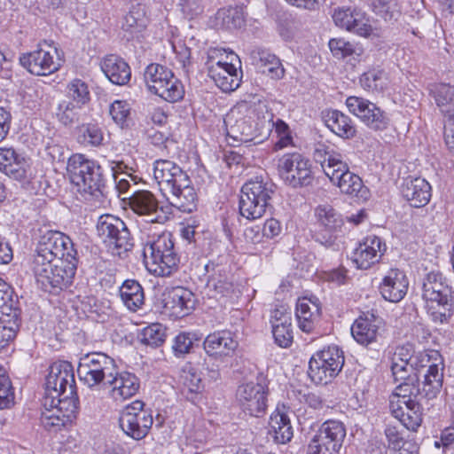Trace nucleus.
Wrapping results in <instances>:
<instances>
[{"label":"nucleus","instance_id":"obj_1","mask_svg":"<svg viewBox=\"0 0 454 454\" xmlns=\"http://www.w3.org/2000/svg\"><path fill=\"white\" fill-rule=\"evenodd\" d=\"M44 411L41 424L49 432L57 433L72 425L78 410L74 371L69 363L53 364L45 381Z\"/></svg>","mask_w":454,"mask_h":454},{"label":"nucleus","instance_id":"obj_2","mask_svg":"<svg viewBox=\"0 0 454 454\" xmlns=\"http://www.w3.org/2000/svg\"><path fill=\"white\" fill-rule=\"evenodd\" d=\"M422 298L434 322L447 323L453 316L452 288L440 271L432 270L425 276Z\"/></svg>","mask_w":454,"mask_h":454},{"label":"nucleus","instance_id":"obj_3","mask_svg":"<svg viewBox=\"0 0 454 454\" xmlns=\"http://www.w3.org/2000/svg\"><path fill=\"white\" fill-rule=\"evenodd\" d=\"M145 266L154 275L169 277L178 270L180 256L169 232L147 241L143 248Z\"/></svg>","mask_w":454,"mask_h":454},{"label":"nucleus","instance_id":"obj_4","mask_svg":"<svg viewBox=\"0 0 454 454\" xmlns=\"http://www.w3.org/2000/svg\"><path fill=\"white\" fill-rule=\"evenodd\" d=\"M67 175L78 191L98 197L103 195L106 180L103 169L96 161L83 154H73L67 161Z\"/></svg>","mask_w":454,"mask_h":454},{"label":"nucleus","instance_id":"obj_5","mask_svg":"<svg viewBox=\"0 0 454 454\" xmlns=\"http://www.w3.org/2000/svg\"><path fill=\"white\" fill-rule=\"evenodd\" d=\"M274 184L262 176L247 180L241 187L239 214L248 220L261 218L270 206Z\"/></svg>","mask_w":454,"mask_h":454},{"label":"nucleus","instance_id":"obj_6","mask_svg":"<svg viewBox=\"0 0 454 454\" xmlns=\"http://www.w3.org/2000/svg\"><path fill=\"white\" fill-rule=\"evenodd\" d=\"M97 232L106 247L120 257L134 247V238L124 221L113 215H102L97 222Z\"/></svg>","mask_w":454,"mask_h":454},{"label":"nucleus","instance_id":"obj_7","mask_svg":"<svg viewBox=\"0 0 454 454\" xmlns=\"http://www.w3.org/2000/svg\"><path fill=\"white\" fill-rule=\"evenodd\" d=\"M227 137L233 142L261 143L268 136L266 121H255L249 114H244L239 108H233L224 118Z\"/></svg>","mask_w":454,"mask_h":454},{"label":"nucleus","instance_id":"obj_8","mask_svg":"<svg viewBox=\"0 0 454 454\" xmlns=\"http://www.w3.org/2000/svg\"><path fill=\"white\" fill-rule=\"evenodd\" d=\"M116 367L114 358L105 353L95 352L81 357L77 373L80 380L89 387L101 383L107 386Z\"/></svg>","mask_w":454,"mask_h":454},{"label":"nucleus","instance_id":"obj_9","mask_svg":"<svg viewBox=\"0 0 454 454\" xmlns=\"http://www.w3.org/2000/svg\"><path fill=\"white\" fill-rule=\"evenodd\" d=\"M343 364V351L337 346H329L311 356L308 375L315 384L326 385L340 373Z\"/></svg>","mask_w":454,"mask_h":454},{"label":"nucleus","instance_id":"obj_10","mask_svg":"<svg viewBox=\"0 0 454 454\" xmlns=\"http://www.w3.org/2000/svg\"><path fill=\"white\" fill-rule=\"evenodd\" d=\"M20 64L30 74L38 76L50 75L62 66L58 49L46 42L39 43L37 49L20 56Z\"/></svg>","mask_w":454,"mask_h":454},{"label":"nucleus","instance_id":"obj_11","mask_svg":"<svg viewBox=\"0 0 454 454\" xmlns=\"http://www.w3.org/2000/svg\"><path fill=\"white\" fill-rule=\"evenodd\" d=\"M346 436V428L340 420L325 421L310 440L307 454H338Z\"/></svg>","mask_w":454,"mask_h":454},{"label":"nucleus","instance_id":"obj_12","mask_svg":"<svg viewBox=\"0 0 454 454\" xmlns=\"http://www.w3.org/2000/svg\"><path fill=\"white\" fill-rule=\"evenodd\" d=\"M145 403L137 400L127 405L119 418L121 430L134 440H142L149 433L153 423L151 411L144 409Z\"/></svg>","mask_w":454,"mask_h":454},{"label":"nucleus","instance_id":"obj_13","mask_svg":"<svg viewBox=\"0 0 454 454\" xmlns=\"http://www.w3.org/2000/svg\"><path fill=\"white\" fill-rule=\"evenodd\" d=\"M278 168L284 182L294 188L308 186L313 182L309 160L300 153L283 155L278 160Z\"/></svg>","mask_w":454,"mask_h":454},{"label":"nucleus","instance_id":"obj_14","mask_svg":"<svg viewBox=\"0 0 454 454\" xmlns=\"http://www.w3.org/2000/svg\"><path fill=\"white\" fill-rule=\"evenodd\" d=\"M35 253L59 261H78L77 251L71 239L58 231L43 232L36 245Z\"/></svg>","mask_w":454,"mask_h":454},{"label":"nucleus","instance_id":"obj_15","mask_svg":"<svg viewBox=\"0 0 454 454\" xmlns=\"http://www.w3.org/2000/svg\"><path fill=\"white\" fill-rule=\"evenodd\" d=\"M348 111L369 129L384 130L389 125V117L376 104L364 98L350 96L346 99Z\"/></svg>","mask_w":454,"mask_h":454},{"label":"nucleus","instance_id":"obj_16","mask_svg":"<svg viewBox=\"0 0 454 454\" xmlns=\"http://www.w3.org/2000/svg\"><path fill=\"white\" fill-rule=\"evenodd\" d=\"M335 168L327 169L326 176L331 182L337 185L340 192L358 199L366 200L369 191L364 185L361 177L349 170L348 164L344 160H335Z\"/></svg>","mask_w":454,"mask_h":454},{"label":"nucleus","instance_id":"obj_17","mask_svg":"<svg viewBox=\"0 0 454 454\" xmlns=\"http://www.w3.org/2000/svg\"><path fill=\"white\" fill-rule=\"evenodd\" d=\"M268 387L257 382L239 387L237 399L243 411L250 416L261 417L265 413L268 402Z\"/></svg>","mask_w":454,"mask_h":454},{"label":"nucleus","instance_id":"obj_18","mask_svg":"<svg viewBox=\"0 0 454 454\" xmlns=\"http://www.w3.org/2000/svg\"><path fill=\"white\" fill-rule=\"evenodd\" d=\"M78 261H59L54 267L47 270L44 281L42 278H37L36 282L42 288L49 293H58L68 287L74 279L77 268Z\"/></svg>","mask_w":454,"mask_h":454},{"label":"nucleus","instance_id":"obj_19","mask_svg":"<svg viewBox=\"0 0 454 454\" xmlns=\"http://www.w3.org/2000/svg\"><path fill=\"white\" fill-rule=\"evenodd\" d=\"M333 19L337 27L360 36L369 37L373 32L365 13L356 8H338L334 11Z\"/></svg>","mask_w":454,"mask_h":454},{"label":"nucleus","instance_id":"obj_20","mask_svg":"<svg viewBox=\"0 0 454 454\" xmlns=\"http://www.w3.org/2000/svg\"><path fill=\"white\" fill-rule=\"evenodd\" d=\"M189 176L177 164L168 160H157L153 163V177L161 191L172 192L177 185L185 184Z\"/></svg>","mask_w":454,"mask_h":454},{"label":"nucleus","instance_id":"obj_21","mask_svg":"<svg viewBox=\"0 0 454 454\" xmlns=\"http://www.w3.org/2000/svg\"><path fill=\"white\" fill-rule=\"evenodd\" d=\"M386 251V244L377 236H367L359 243L352 256L358 269L367 270L380 262Z\"/></svg>","mask_w":454,"mask_h":454},{"label":"nucleus","instance_id":"obj_22","mask_svg":"<svg viewBox=\"0 0 454 454\" xmlns=\"http://www.w3.org/2000/svg\"><path fill=\"white\" fill-rule=\"evenodd\" d=\"M408 288L409 279L399 269H390L379 286L383 299L394 303L401 301L405 297Z\"/></svg>","mask_w":454,"mask_h":454},{"label":"nucleus","instance_id":"obj_23","mask_svg":"<svg viewBox=\"0 0 454 454\" xmlns=\"http://www.w3.org/2000/svg\"><path fill=\"white\" fill-rule=\"evenodd\" d=\"M315 216L320 227L331 233L328 238L317 234L316 240L326 247H332L335 240L333 233L340 230L343 224L340 215L330 205H319L315 209Z\"/></svg>","mask_w":454,"mask_h":454},{"label":"nucleus","instance_id":"obj_24","mask_svg":"<svg viewBox=\"0 0 454 454\" xmlns=\"http://www.w3.org/2000/svg\"><path fill=\"white\" fill-rule=\"evenodd\" d=\"M107 387L114 400H125L134 396L140 388L139 379L132 372H120L118 366L114 370Z\"/></svg>","mask_w":454,"mask_h":454},{"label":"nucleus","instance_id":"obj_25","mask_svg":"<svg viewBox=\"0 0 454 454\" xmlns=\"http://www.w3.org/2000/svg\"><path fill=\"white\" fill-rule=\"evenodd\" d=\"M208 76L223 92L237 90L241 82V75L231 62L217 61L208 67Z\"/></svg>","mask_w":454,"mask_h":454},{"label":"nucleus","instance_id":"obj_26","mask_svg":"<svg viewBox=\"0 0 454 454\" xmlns=\"http://www.w3.org/2000/svg\"><path fill=\"white\" fill-rule=\"evenodd\" d=\"M380 319L373 314H364L353 323L351 334L357 343L368 347L377 342L380 336Z\"/></svg>","mask_w":454,"mask_h":454},{"label":"nucleus","instance_id":"obj_27","mask_svg":"<svg viewBox=\"0 0 454 454\" xmlns=\"http://www.w3.org/2000/svg\"><path fill=\"white\" fill-rule=\"evenodd\" d=\"M403 197L413 207H422L428 204L431 199V185L424 178H406L402 186Z\"/></svg>","mask_w":454,"mask_h":454},{"label":"nucleus","instance_id":"obj_28","mask_svg":"<svg viewBox=\"0 0 454 454\" xmlns=\"http://www.w3.org/2000/svg\"><path fill=\"white\" fill-rule=\"evenodd\" d=\"M0 330L4 338L12 341L17 336L21 325V309L12 299L0 306Z\"/></svg>","mask_w":454,"mask_h":454},{"label":"nucleus","instance_id":"obj_29","mask_svg":"<svg viewBox=\"0 0 454 454\" xmlns=\"http://www.w3.org/2000/svg\"><path fill=\"white\" fill-rule=\"evenodd\" d=\"M253 63L261 69V72L271 79L280 80L285 75V69L280 59L263 48H254L250 52Z\"/></svg>","mask_w":454,"mask_h":454},{"label":"nucleus","instance_id":"obj_30","mask_svg":"<svg viewBox=\"0 0 454 454\" xmlns=\"http://www.w3.org/2000/svg\"><path fill=\"white\" fill-rule=\"evenodd\" d=\"M129 206L137 215L146 216L148 222H159L157 215L159 201L151 192L145 190L135 192L129 198Z\"/></svg>","mask_w":454,"mask_h":454},{"label":"nucleus","instance_id":"obj_31","mask_svg":"<svg viewBox=\"0 0 454 454\" xmlns=\"http://www.w3.org/2000/svg\"><path fill=\"white\" fill-rule=\"evenodd\" d=\"M203 346L207 355L225 357L235 351L238 341L233 339L231 332L217 331L206 337Z\"/></svg>","mask_w":454,"mask_h":454},{"label":"nucleus","instance_id":"obj_32","mask_svg":"<svg viewBox=\"0 0 454 454\" xmlns=\"http://www.w3.org/2000/svg\"><path fill=\"white\" fill-rule=\"evenodd\" d=\"M101 69L114 84L124 85L131 77V70L128 63L114 54L106 56L101 61Z\"/></svg>","mask_w":454,"mask_h":454},{"label":"nucleus","instance_id":"obj_33","mask_svg":"<svg viewBox=\"0 0 454 454\" xmlns=\"http://www.w3.org/2000/svg\"><path fill=\"white\" fill-rule=\"evenodd\" d=\"M419 401L414 399L413 402L396 407L392 402L391 413L409 430L416 431L421 425L423 413Z\"/></svg>","mask_w":454,"mask_h":454},{"label":"nucleus","instance_id":"obj_34","mask_svg":"<svg viewBox=\"0 0 454 454\" xmlns=\"http://www.w3.org/2000/svg\"><path fill=\"white\" fill-rule=\"evenodd\" d=\"M324 121L327 128L342 138H352L356 129L351 119L338 110H327L324 113Z\"/></svg>","mask_w":454,"mask_h":454},{"label":"nucleus","instance_id":"obj_35","mask_svg":"<svg viewBox=\"0 0 454 454\" xmlns=\"http://www.w3.org/2000/svg\"><path fill=\"white\" fill-rule=\"evenodd\" d=\"M444 364L437 365L433 364L430 369L421 376L423 380L420 384L421 397L427 400H433L437 397L442 388Z\"/></svg>","mask_w":454,"mask_h":454},{"label":"nucleus","instance_id":"obj_36","mask_svg":"<svg viewBox=\"0 0 454 454\" xmlns=\"http://www.w3.org/2000/svg\"><path fill=\"white\" fill-rule=\"evenodd\" d=\"M185 184L177 185V188L174 190L171 194V198H168L170 200L172 206L177 207L180 211L184 213H192L196 209L197 207V194L190 177L187 176Z\"/></svg>","mask_w":454,"mask_h":454},{"label":"nucleus","instance_id":"obj_37","mask_svg":"<svg viewBox=\"0 0 454 454\" xmlns=\"http://www.w3.org/2000/svg\"><path fill=\"white\" fill-rule=\"evenodd\" d=\"M55 116L63 126L72 127L87 119V111L85 107L74 104V102L63 99L56 107Z\"/></svg>","mask_w":454,"mask_h":454},{"label":"nucleus","instance_id":"obj_38","mask_svg":"<svg viewBox=\"0 0 454 454\" xmlns=\"http://www.w3.org/2000/svg\"><path fill=\"white\" fill-rule=\"evenodd\" d=\"M430 94L440 112L447 120H454V86L438 83L432 86Z\"/></svg>","mask_w":454,"mask_h":454},{"label":"nucleus","instance_id":"obj_39","mask_svg":"<svg viewBox=\"0 0 454 454\" xmlns=\"http://www.w3.org/2000/svg\"><path fill=\"white\" fill-rule=\"evenodd\" d=\"M395 388L389 400V407L392 408V402L395 403V406H400L404 403L413 402L414 399L421 400V389L420 383L418 377H411V380H403Z\"/></svg>","mask_w":454,"mask_h":454},{"label":"nucleus","instance_id":"obj_40","mask_svg":"<svg viewBox=\"0 0 454 454\" xmlns=\"http://www.w3.org/2000/svg\"><path fill=\"white\" fill-rule=\"evenodd\" d=\"M120 296L127 309L133 312L139 309L145 301L144 289L135 279H127L122 283Z\"/></svg>","mask_w":454,"mask_h":454},{"label":"nucleus","instance_id":"obj_41","mask_svg":"<svg viewBox=\"0 0 454 454\" xmlns=\"http://www.w3.org/2000/svg\"><path fill=\"white\" fill-rule=\"evenodd\" d=\"M206 273L208 274L207 286L222 296L228 295L232 290V284L229 281L226 272L213 262L205 265Z\"/></svg>","mask_w":454,"mask_h":454},{"label":"nucleus","instance_id":"obj_42","mask_svg":"<svg viewBox=\"0 0 454 454\" xmlns=\"http://www.w3.org/2000/svg\"><path fill=\"white\" fill-rule=\"evenodd\" d=\"M333 55L337 59L359 61L364 50L361 44L344 38H333L328 43Z\"/></svg>","mask_w":454,"mask_h":454},{"label":"nucleus","instance_id":"obj_43","mask_svg":"<svg viewBox=\"0 0 454 454\" xmlns=\"http://www.w3.org/2000/svg\"><path fill=\"white\" fill-rule=\"evenodd\" d=\"M270 428L269 433L277 443H286L293 437V428L288 416L278 411L270 416Z\"/></svg>","mask_w":454,"mask_h":454},{"label":"nucleus","instance_id":"obj_44","mask_svg":"<svg viewBox=\"0 0 454 454\" xmlns=\"http://www.w3.org/2000/svg\"><path fill=\"white\" fill-rule=\"evenodd\" d=\"M319 313V307L307 298L299 299L296 304V317L299 327L305 333H310L314 328V319Z\"/></svg>","mask_w":454,"mask_h":454},{"label":"nucleus","instance_id":"obj_45","mask_svg":"<svg viewBox=\"0 0 454 454\" xmlns=\"http://www.w3.org/2000/svg\"><path fill=\"white\" fill-rule=\"evenodd\" d=\"M173 74L172 70L167 67L152 63L145 68L144 77L148 90L154 94L160 86H164L165 82L172 78Z\"/></svg>","mask_w":454,"mask_h":454},{"label":"nucleus","instance_id":"obj_46","mask_svg":"<svg viewBox=\"0 0 454 454\" xmlns=\"http://www.w3.org/2000/svg\"><path fill=\"white\" fill-rule=\"evenodd\" d=\"M192 294L182 287L174 288L167 296L165 307L176 310L177 313L187 314L193 307Z\"/></svg>","mask_w":454,"mask_h":454},{"label":"nucleus","instance_id":"obj_47","mask_svg":"<svg viewBox=\"0 0 454 454\" xmlns=\"http://www.w3.org/2000/svg\"><path fill=\"white\" fill-rule=\"evenodd\" d=\"M443 360L441 354L436 350L420 351L415 353L411 359V367L413 368V374L418 375V380L426 372L427 369H430L433 364L442 365Z\"/></svg>","mask_w":454,"mask_h":454},{"label":"nucleus","instance_id":"obj_48","mask_svg":"<svg viewBox=\"0 0 454 454\" xmlns=\"http://www.w3.org/2000/svg\"><path fill=\"white\" fill-rule=\"evenodd\" d=\"M66 91L67 100L87 108L90 101V92L84 81L78 78L73 79L67 83Z\"/></svg>","mask_w":454,"mask_h":454},{"label":"nucleus","instance_id":"obj_49","mask_svg":"<svg viewBox=\"0 0 454 454\" xmlns=\"http://www.w3.org/2000/svg\"><path fill=\"white\" fill-rule=\"evenodd\" d=\"M360 83L368 91L381 92L387 87L388 77L381 69H372L361 75Z\"/></svg>","mask_w":454,"mask_h":454},{"label":"nucleus","instance_id":"obj_50","mask_svg":"<svg viewBox=\"0 0 454 454\" xmlns=\"http://www.w3.org/2000/svg\"><path fill=\"white\" fill-rule=\"evenodd\" d=\"M182 378L183 387L181 393L183 396L188 401L195 403L203 388L200 374L193 369H191L184 372Z\"/></svg>","mask_w":454,"mask_h":454},{"label":"nucleus","instance_id":"obj_51","mask_svg":"<svg viewBox=\"0 0 454 454\" xmlns=\"http://www.w3.org/2000/svg\"><path fill=\"white\" fill-rule=\"evenodd\" d=\"M184 84L175 74H173L172 78L165 82L164 86H160L154 94L165 101L176 103L184 98Z\"/></svg>","mask_w":454,"mask_h":454},{"label":"nucleus","instance_id":"obj_52","mask_svg":"<svg viewBox=\"0 0 454 454\" xmlns=\"http://www.w3.org/2000/svg\"><path fill=\"white\" fill-rule=\"evenodd\" d=\"M313 156L316 161L320 162L325 174H327L329 168H335L333 161L343 160L340 153L335 152L333 148L324 143H318L315 145Z\"/></svg>","mask_w":454,"mask_h":454},{"label":"nucleus","instance_id":"obj_53","mask_svg":"<svg viewBox=\"0 0 454 454\" xmlns=\"http://www.w3.org/2000/svg\"><path fill=\"white\" fill-rule=\"evenodd\" d=\"M216 20L226 29L241 27L245 20L241 11L238 8L221 9L216 12Z\"/></svg>","mask_w":454,"mask_h":454},{"label":"nucleus","instance_id":"obj_54","mask_svg":"<svg viewBox=\"0 0 454 454\" xmlns=\"http://www.w3.org/2000/svg\"><path fill=\"white\" fill-rule=\"evenodd\" d=\"M165 338V328L160 324H152L145 327L141 333V342L153 348L160 346Z\"/></svg>","mask_w":454,"mask_h":454},{"label":"nucleus","instance_id":"obj_55","mask_svg":"<svg viewBox=\"0 0 454 454\" xmlns=\"http://www.w3.org/2000/svg\"><path fill=\"white\" fill-rule=\"evenodd\" d=\"M54 264H56L55 259L35 252L30 262V270L35 278H42L44 281H47L45 278L47 270H51L54 267Z\"/></svg>","mask_w":454,"mask_h":454},{"label":"nucleus","instance_id":"obj_56","mask_svg":"<svg viewBox=\"0 0 454 454\" xmlns=\"http://www.w3.org/2000/svg\"><path fill=\"white\" fill-rule=\"evenodd\" d=\"M80 141L87 145L98 146L102 144L104 135L101 129L95 124H86L80 128Z\"/></svg>","mask_w":454,"mask_h":454},{"label":"nucleus","instance_id":"obj_57","mask_svg":"<svg viewBox=\"0 0 454 454\" xmlns=\"http://www.w3.org/2000/svg\"><path fill=\"white\" fill-rule=\"evenodd\" d=\"M275 343L281 348H288L293 342L292 322L271 326Z\"/></svg>","mask_w":454,"mask_h":454},{"label":"nucleus","instance_id":"obj_58","mask_svg":"<svg viewBox=\"0 0 454 454\" xmlns=\"http://www.w3.org/2000/svg\"><path fill=\"white\" fill-rule=\"evenodd\" d=\"M194 334L191 333H180L174 339L172 349L176 357H183L191 352L193 347Z\"/></svg>","mask_w":454,"mask_h":454},{"label":"nucleus","instance_id":"obj_59","mask_svg":"<svg viewBox=\"0 0 454 454\" xmlns=\"http://www.w3.org/2000/svg\"><path fill=\"white\" fill-rule=\"evenodd\" d=\"M373 11L386 20L395 18L399 14L396 2L395 0H372Z\"/></svg>","mask_w":454,"mask_h":454},{"label":"nucleus","instance_id":"obj_60","mask_svg":"<svg viewBox=\"0 0 454 454\" xmlns=\"http://www.w3.org/2000/svg\"><path fill=\"white\" fill-rule=\"evenodd\" d=\"M176 6L184 18L192 20L204 11L202 0H178Z\"/></svg>","mask_w":454,"mask_h":454},{"label":"nucleus","instance_id":"obj_61","mask_svg":"<svg viewBox=\"0 0 454 454\" xmlns=\"http://www.w3.org/2000/svg\"><path fill=\"white\" fill-rule=\"evenodd\" d=\"M267 127L275 126V131L278 135V140L276 143V147L282 149L286 147L292 143L293 137L288 125L282 120H278L274 124L270 122L266 123Z\"/></svg>","mask_w":454,"mask_h":454},{"label":"nucleus","instance_id":"obj_62","mask_svg":"<svg viewBox=\"0 0 454 454\" xmlns=\"http://www.w3.org/2000/svg\"><path fill=\"white\" fill-rule=\"evenodd\" d=\"M12 389V383L9 378L0 374V409L8 408L13 403L14 394Z\"/></svg>","mask_w":454,"mask_h":454},{"label":"nucleus","instance_id":"obj_63","mask_svg":"<svg viewBox=\"0 0 454 454\" xmlns=\"http://www.w3.org/2000/svg\"><path fill=\"white\" fill-rule=\"evenodd\" d=\"M129 106L126 101L115 100L110 106V114L119 125H123L129 114Z\"/></svg>","mask_w":454,"mask_h":454},{"label":"nucleus","instance_id":"obj_64","mask_svg":"<svg viewBox=\"0 0 454 454\" xmlns=\"http://www.w3.org/2000/svg\"><path fill=\"white\" fill-rule=\"evenodd\" d=\"M27 167L26 159L20 154L4 173L15 180H22L26 177Z\"/></svg>","mask_w":454,"mask_h":454}]
</instances>
